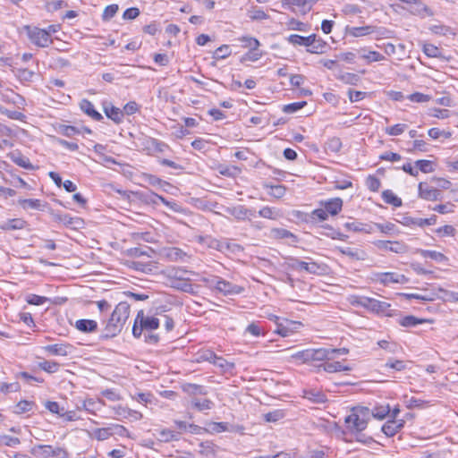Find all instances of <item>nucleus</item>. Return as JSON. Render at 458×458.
Returning a JSON list of instances; mask_svg holds the SVG:
<instances>
[{"label": "nucleus", "mask_w": 458, "mask_h": 458, "mask_svg": "<svg viewBox=\"0 0 458 458\" xmlns=\"http://www.w3.org/2000/svg\"><path fill=\"white\" fill-rule=\"evenodd\" d=\"M140 110V105L135 101H130L123 106L122 110L123 112V115H131L137 113Z\"/></svg>", "instance_id": "64"}, {"label": "nucleus", "mask_w": 458, "mask_h": 458, "mask_svg": "<svg viewBox=\"0 0 458 458\" xmlns=\"http://www.w3.org/2000/svg\"><path fill=\"white\" fill-rule=\"evenodd\" d=\"M336 250L352 260H365L368 257L366 251L359 248L336 247Z\"/></svg>", "instance_id": "16"}, {"label": "nucleus", "mask_w": 458, "mask_h": 458, "mask_svg": "<svg viewBox=\"0 0 458 458\" xmlns=\"http://www.w3.org/2000/svg\"><path fill=\"white\" fill-rule=\"evenodd\" d=\"M72 348L70 344H55L45 346L44 350L52 355L67 356L72 352Z\"/></svg>", "instance_id": "14"}, {"label": "nucleus", "mask_w": 458, "mask_h": 458, "mask_svg": "<svg viewBox=\"0 0 458 458\" xmlns=\"http://www.w3.org/2000/svg\"><path fill=\"white\" fill-rule=\"evenodd\" d=\"M404 420H388L381 428V431L387 437H392L404 427Z\"/></svg>", "instance_id": "13"}, {"label": "nucleus", "mask_w": 458, "mask_h": 458, "mask_svg": "<svg viewBox=\"0 0 458 458\" xmlns=\"http://www.w3.org/2000/svg\"><path fill=\"white\" fill-rule=\"evenodd\" d=\"M358 304L368 310L375 312L377 314H385L386 316H391L388 312L390 304L386 301H381L379 300H376L369 297H361L358 301Z\"/></svg>", "instance_id": "7"}, {"label": "nucleus", "mask_w": 458, "mask_h": 458, "mask_svg": "<svg viewBox=\"0 0 458 458\" xmlns=\"http://www.w3.org/2000/svg\"><path fill=\"white\" fill-rule=\"evenodd\" d=\"M179 432L168 429V428H163L158 432V439L161 442L168 443L172 441H178L179 440Z\"/></svg>", "instance_id": "29"}, {"label": "nucleus", "mask_w": 458, "mask_h": 458, "mask_svg": "<svg viewBox=\"0 0 458 458\" xmlns=\"http://www.w3.org/2000/svg\"><path fill=\"white\" fill-rule=\"evenodd\" d=\"M337 79L346 84L356 85L360 81V76L356 73L344 72L337 76Z\"/></svg>", "instance_id": "44"}, {"label": "nucleus", "mask_w": 458, "mask_h": 458, "mask_svg": "<svg viewBox=\"0 0 458 458\" xmlns=\"http://www.w3.org/2000/svg\"><path fill=\"white\" fill-rule=\"evenodd\" d=\"M314 3V0H282V4L284 8L302 14L310 12Z\"/></svg>", "instance_id": "9"}, {"label": "nucleus", "mask_w": 458, "mask_h": 458, "mask_svg": "<svg viewBox=\"0 0 458 458\" xmlns=\"http://www.w3.org/2000/svg\"><path fill=\"white\" fill-rule=\"evenodd\" d=\"M385 368L393 369L396 371H403L406 369V362L401 360H393L390 359L385 364Z\"/></svg>", "instance_id": "51"}, {"label": "nucleus", "mask_w": 458, "mask_h": 458, "mask_svg": "<svg viewBox=\"0 0 458 458\" xmlns=\"http://www.w3.org/2000/svg\"><path fill=\"white\" fill-rule=\"evenodd\" d=\"M358 53L360 54V56L367 60L368 63L378 62L385 59V56L377 51H369L368 53H365V50L361 49L359 50Z\"/></svg>", "instance_id": "40"}, {"label": "nucleus", "mask_w": 458, "mask_h": 458, "mask_svg": "<svg viewBox=\"0 0 458 458\" xmlns=\"http://www.w3.org/2000/svg\"><path fill=\"white\" fill-rule=\"evenodd\" d=\"M365 183H366L367 188L373 192H377L381 186L380 180L372 174H369L367 177Z\"/></svg>", "instance_id": "50"}, {"label": "nucleus", "mask_w": 458, "mask_h": 458, "mask_svg": "<svg viewBox=\"0 0 458 458\" xmlns=\"http://www.w3.org/2000/svg\"><path fill=\"white\" fill-rule=\"evenodd\" d=\"M38 366L42 370L50 374L55 373L60 368V364L54 360H43L38 362Z\"/></svg>", "instance_id": "42"}, {"label": "nucleus", "mask_w": 458, "mask_h": 458, "mask_svg": "<svg viewBox=\"0 0 458 458\" xmlns=\"http://www.w3.org/2000/svg\"><path fill=\"white\" fill-rule=\"evenodd\" d=\"M415 165L424 174L432 173L434 171L433 162L426 159H420L415 162Z\"/></svg>", "instance_id": "48"}, {"label": "nucleus", "mask_w": 458, "mask_h": 458, "mask_svg": "<svg viewBox=\"0 0 458 458\" xmlns=\"http://www.w3.org/2000/svg\"><path fill=\"white\" fill-rule=\"evenodd\" d=\"M312 40H314V34H311L308 37L300 36L297 34L291 35L288 38V41L296 46H304L309 48V46L311 45Z\"/></svg>", "instance_id": "27"}, {"label": "nucleus", "mask_w": 458, "mask_h": 458, "mask_svg": "<svg viewBox=\"0 0 458 458\" xmlns=\"http://www.w3.org/2000/svg\"><path fill=\"white\" fill-rule=\"evenodd\" d=\"M373 244L380 250L392 251L397 254H403L408 251V246L403 242L377 240Z\"/></svg>", "instance_id": "8"}, {"label": "nucleus", "mask_w": 458, "mask_h": 458, "mask_svg": "<svg viewBox=\"0 0 458 458\" xmlns=\"http://www.w3.org/2000/svg\"><path fill=\"white\" fill-rule=\"evenodd\" d=\"M118 10H119L118 4H113L107 5L105 8L103 14H102L103 20H105V21L110 20L116 14Z\"/></svg>", "instance_id": "61"}, {"label": "nucleus", "mask_w": 458, "mask_h": 458, "mask_svg": "<svg viewBox=\"0 0 458 458\" xmlns=\"http://www.w3.org/2000/svg\"><path fill=\"white\" fill-rule=\"evenodd\" d=\"M307 105L306 101L293 102L291 104L284 105L283 111L287 114H293L300 109L303 108Z\"/></svg>", "instance_id": "55"}, {"label": "nucleus", "mask_w": 458, "mask_h": 458, "mask_svg": "<svg viewBox=\"0 0 458 458\" xmlns=\"http://www.w3.org/2000/svg\"><path fill=\"white\" fill-rule=\"evenodd\" d=\"M159 319L155 317H148L144 315V311L141 310L138 311V314L134 319L132 327V335L135 338H140L143 331H153L159 327Z\"/></svg>", "instance_id": "4"}, {"label": "nucleus", "mask_w": 458, "mask_h": 458, "mask_svg": "<svg viewBox=\"0 0 458 458\" xmlns=\"http://www.w3.org/2000/svg\"><path fill=\"white\" fill-rule=\"evenodd\" d=\"M426 322L425 319L418 318L415 316L409 315L403 318H401L398 321L399 325L403 327H414L420 324Z\"/></svg>", "instance_id": "32"}, {"label": "nucleus", "mask_w": 458, "mask_h": 458, "mask_svg": "<svg viewBox=\"0 0 458 458\" xmlns=\"http://www.w3.org/2000/svg\"><path fill=\"white\" fill-rule=\"evenodd\" d=\"M76 328L82 333H92L97 331L98 323L92 319H79L75 323Z\"/></svg>", "instance_id": "21"}, {"label": "nucleus", "mask_w": 458, "mask_h": 458, "mask_svg": "<svg viewBox=\"0 0 458 458\" xmlns=\"http://www.w3.org/2000/svg\"><path fill=\"white\" fill-rule=\"evenodd\" d=\"M0 444L10 447H16L21 444V441L18 437L3 435L0 436Z\"/></svg>", "instance_id": "57"}, {"label": "nucleus", "mask_w": 458, "mask_h": 458, "mask_svg": "<svg viewBox=\"0 0 458 458\" xmlns=\"http://www.w3.org/2000/svg\"><path fill=\"white\" fill-rule=\"evenodd\" d=\"M214 403L209 399H193L191 401V406L199 411L206 410H211L214 407Z\"/></svg>", "instance_id": "37"}, {"label": "nucleus", "mask_w": 458, "mask_h": 458, "mask_svg": "<svg viewBox=\"0 0 458 458\" xmlns=\"http://www.w3.org/2000/svg\"><path fill=\"white\" fill-rule=\"evenodd\" d=\"M19 204L24 208L39 209L41 203L39 199H20Z\"/></svg>", "instance_id": "56"}, {"label": "nucleus", "mask_w": 458, "mask_h": 458, "mask_svg": "<svg viewBox=\"0 0 458 458\" xmlns=\"http://www.w3.org/2000/svg\"><path fill=\"white\" fill-rule=\"evenodd\" d=\"M318 369H323L326 372L328 373H335V372H340V371H350L352 370V367L348 365H343L340 361H324L318 366Z\"/></svg>", "instance_id": "17"}, {"label": "nucleus", "mask_w": 458, "mask_h": 458, "mask_svg": "<svg viewBox=\"0 0 458 458\" xmlns=\"http://www.w3.org/2000/svg\"><path fill=\"white\" fill-rule=\"evenodd\" d=\"M296 360L302 362L325 361L329 360V352L327 348L307 349L298 352L293 355Z\"/></svg>", "instance_id": "6"}, {"label": "nucleus", "mask_w": 458, "mask_h": 458, "mask_svg": "<svg viewBox=\"0 0 458 458\" xmlns=\"http://www.w3.org/2000/svg\"><path fill=\"white\" fill-rule=\"evenodd\" d=\"M417 252L420 253L425 259L428 258V259H431L437 262H444V261L447 260L446 256H445L443 253L438 252L437 250L420 249V250H417Z\"/></svg>", "instance_id": "28"}, {"label": "nucleus", "mask_w": 458, "mask_h": 458, "mask_svg": "<svg viewBox=\"0 0 458 458\" xmlns=\"http://www.w3.org/2000/svg\"><path fill=\"white\" fill-rule=\"evenodd\" d=\"M130 315V304L119 302L106 323L101 338L109 339L119 335Z\"/></svg>", "instance_id": "1"}, {"label": "nucleus", "mask_w": 458, "mask_h": 458, "mask_svg": "<svg viewBox=\"0 0 458 458\" xmlns=\"http://www.w3.org/2000/svg\"><path fill=\"white\" fill-rule=\"evenodd\" d=\"M264 188L269 189L268 194L276 199H281L286 192V187L282 184L271 185L264 184Z\"/></svg>", "instance_id": "34"}, {"label": "nucleus", "mask_w": 458, "mask_h": 458, "mask_svg": "<svg viewBox=\"0 0 458 458\" xmlns=\"http://www.w3.org/2000/svg\"><path fill=\"white\" fill-rule=\"evenodd\" d=\"M326 147H327V150H329L331 152H334V153H337L342 148V141H341V140L339 138L333 137V138H330L327 141Z\"/></svg>", "instance_id": "52"}, {"label": "nucleus", "mask_w": 458, "mask_h": 458, "mask_svg": "<svg viewBox=\"0 0 458 458\" xmlns=\"http://www.w3.org/2000/svg\"><path fill=\"white\" fill-rule=\"evenodd\" d=\"M259 216L264 218L276 220L279 216V212L270 207H263L259 211Z\"/></svg>", "instance_id": "46"}, {"label": "nucleus", "mask_w": 458, "mask_h": 458, "mask_svg": "<svg viewBox=\"0 0 458 458\" xmlns=\"http://www.w3.org/2000/svg\"><path fill=\"white\" fill-rule=\"evenodd\" d=\"M148 148H153L157 152H165L168 149V145L163 141H160L155 138H149L148 140Z\"/></svg>", "instance_id": "49"}, {"label": "nucleus", "mask_w": 458, "mask_h": 458, "mask_svg": "<svg viewBox=\"0 0 458 458\" xmlns=\"http://www.w3.org/2000/svg\"><path fill=\"white\" fill-rule=\"evenodd\" d=\"M26 301L29 304L39 306L46 303L48 298L37 294H30L27 296Z\"/></svg>", "instance_id": "62"}, {"label": "nucleus", "mask_w": 458, "mask_h": 458, "mask_svg": "<svg viewBox=\"0 0 458 458\" xmlns=\"http://www.w3.org/2000/svg\"><path fill=\"white\" fill-rule=\"evenodd\" d=\"M369 409L367 407H355L350 415L345 417V424L352 433H360L367 428L369 420Z\"/></svg>", "instance_id": "2"}, {"label": "nucleus", "mask_w": 458, "mask_h": 458, "mask_svg": "<svg viewBox=\"0 0 458 458\" xmlns=\"http://www.w3.org/2000/svg\"><path fill=\"white\" fill-rule=\"evenodd\" d=\"M219 173L225 176L234 177L241 173V169L235 165L222 167Z\"/></svg>", "instance_id": "63"}, {"label": "nucleus", "mask_w": 458, "mask_h": 458, "mask_svg": "<svg viewBox=\"0 0 458 458\" xmlns=\"http://www.w3.org/2000/svg\"><path fill=\"white\" fill-rule=\"evenodd\" d=\"M13 72L17 79L21 82L31 81L33 77L35 76V72L33 71L26 68H20Z\"/></svg>", "instance_id": "38"}, {"label": "nucleus", "mask_w": 458, "mask_h": 458, "mask_svg": "<svg viewBox=\"0 0 458 458\" xmlns=\"http://www.w3.org/2000/svg\"><path fill=\"white\" fill-rule=\"evenodd\" d=\"M33 406H34V403L33 402H30V401H27V400L20 401L16 404V411H15V412L18 413V414H21V413L30 411L32 410Z\"/></svg>", "instance_id": "59"}, {"label": "nucleus", "mask_w": 458, "mask_h": 458, "mask_svg": "<svg viewBox=\"0 0 458 458\" xmlns=\"http://www.w3.org/2000/svg\"><path fill=\"white\" fill-rule=\"evenodd\" d=\"M271 233L276 239H296V236L293 233L284 228H274Z\"/></svg>", "instance_id": "54"}, {"label": "nucleus", "mask_w": 458, "mask_h": 458, "mask_svg": "<svg viewBox=\"0 0 458 458\" xmlns=\"http://www.w3.org/2000/svg\"><path fill=\"white\" fill-rule=\"evenodd\" d=\"M343 199L341 198H333L326 201H322L321 205L324 206L325 209L331 216L337 215L343 208Z\"/></svg>", "instance_id": "18"}, {"label": "nucleus", "mask_w": 458, "mask_h": 458, "mask_svg": "<svg viewBox=\"0 0 458 458\" xmlns=\"http://www.w3.org/2000/svg\"><path fill=\"white\" fill-rule=\"evenodd\" d=\"M225 211L237 220H244L248 217V208L242 205L225 208Z\"/></svg>", "instance_id": "22"}, {"label": "nucleus", "mask_w": 458, "mask_h": 458, "mask_svg": "<svg viewBox=\"0 0 458 458\" xmlns=\"http://www.w3.org/2000/svg\"><path fill=\"white\" fill-rule=\"evenodd\" d=\"M326 48V42L321 38H318L316 34H314V40H312L311 45L309 46V48L307 50L314 54H322L325 52Z\"/></svg>", "instance_id": "30"}, {"label": "nucleus", "mask_w": 458, "mask_h": 458, "mask_svg": "<svg viewBox=\"0 0 458 458\" xmlns=\"http://www.w3.org/2000/svg\"><path fill=\"white\" fill-rule=\"evenodd\" d=\"M165 257L170 261H184L188 255L180 248L172 247L165 250Z\"/></svg>", "instance_id": "25"}, {"label": "nucleus", "mask_w": 458, "mask_h": 458, "mask_svg": "<svg viewBox=\"0 0 458 458\" xmlns=\"http://www.w3.org/2000/svg\"><path fill=\"white\" fill-rule=\"evenodd\" d=\"M182 390L188 394L189 395H206L208 394V390L204 386L192 384V383H185L182 386Z\"/></svg>", "instance_id": "24"}, {"label": "nucleus", "mask_w": 458, "mask_h": 458, "mask_svg": "<svg viewBox=\"0 0 458 458\" xmlns=\"http://www.w3.org/2000/svg\"><path fill=\"white\" fill-rule=\"evenodd\" d=\"M216 290L226 296L242 293L243 291V287L237 284H233L231 282L220 277L219 282L216 284Z\"/></svg>", "instance_id": "12"}, {"label": "nucleus", "mask_w": 458, "mask_h": 458, "mask_svg": "<svg viewBox=\"0 0 458 458\" xmlns=\"http://www.w3.org/2000/svg\"><path fill=\"white\" fill-rule=\"evenodd\" d=\"M238 41L241 42V47L243 48L255 49L259 48L260 46V42L253 37L250 36H243L237 38Z\"/></svg>", "instance_id": "35"}, {"label": "nucleus", "mask_w": 458, "mask_h": 458, "mask_svg": "<svg viewBox=\"0 0 458 458\" xmlns=\"http://www.w3.org/2000/svg\"><path fill=\"white\" fill-rule=\"evenodd\" d=\"M81 109L89 117H91L95 121L103 120V115L98 112L94 105L88 99H82L80 103Z\"/></svg>", "instance_id": "19"}, {"label": "nucleus", "mask_w": 458, "mask_h": 458, "mask_svg": "<svg viewBox=\"0 0 458 458\" xmlns=\"http://www.w3.org/2000/svg\"><path fill=\"white\" fill-rule=\"evenodd\" d=\"M309 261H302L296 258H290L287 267L296 271H306L309 274L316 276H324L328 273V266L325 263H318L308 259Z\"/></svg>", "instance_id": "3"}, {"label": "nucleus", "mask_w": 458, "mask_h": 458, "mask_svg": "<svg viewBox=\"0 0 458 458\" xmlns=\"http://www.w3.org/2000/svg\"><path fill=\"white\" fill-rule=\"evenodd\" d=\"M407 129V124L405 123H397L393 126H389L386 128V133L390 136H398L401 135Z\"/></svg>", "instance_id": "53"}, {"label": "nucleus", "mask_w": 458, "mask_h": 458, "mask_svg": "<svg viewBox=\"0 0 458 458\" xmlns=\"http://www.w3.org/2000/svg\"><path fill=\"white\" fill-rule=\"evenodd\" d=\"M0 113L13 120L23 121L26 118V115L23 113L15 110H9L3 106H0Z\"/></svg>", "instance_id": "45"}, {"label": "nucleus", "mask_w": 458, "mask_h": 458, "mask_svg": "<svg viewBox=\"0 0 458 458\" xmlns=\"http://www.w3.org/2000/svg\"><path fill=\"white\" fill-rule=\"evenodd\" d=\"M61 224L66 227L76 229L81 227V225L83 224V220L80 217L72 216L69 214H64L63 216V221Z\"/></svg>", "instance_id": "36"}, {"label": "nucleus", "mask_w": 458, "mask_h": 458, "mask_svg": "<svg viewBox=\"0 0 458 458\" xmlns=\"http://www.w3.org/2000/svg\"><path fill=\"white\" fill-rule=\"evenodd\" d=\"M374 279L384 285H387L390 283L406 284L409 282V279L404 275L394 272L376 273L374 274Z\"/></svg>", "instance_id": "10"}, {"label": "nucleus", "mask_w": 458, "mask_h": 458, "mask_svg": "<svg viewBox=\"0 0 458 458\" xmlns=\"http://www.w3.org/2000/svg\"><path fill=\"white\" fill-rule=\"evenodd\" d=\"M60 30H27L28 38L31 43L39 47H47L53 43L54 38L58 39L59 37L55 35ZM64 35L65 33L61 30Z\"/></svg>", "instance_id": "5"}, {"label": "nucleus", "mask_w": 458, "mask_h": 458, "mask_svg": "<svg viewBox=\"0 0 458 458\" xmlns=\"http://www.w3.org/2000/svg\"><path fill=\"white\" fill-rule=\"evenodd\" d=\"M382 199L386 203L393 205L394 207L396 208L401 207L403 204L401 198L394 195L391 190L384 191L382 192Z\"/></svg>", "instance_id": "33"}, {"label": "nucleus", "mask_w": 458, "mask_h": 458, "mask_svg": "<svg viewBox=\"0 0 458 458\" xmlns=\"http://www.w3.org/2000/svg\"><path fill=\"white\" fill-rule=\"evenodd\" d=\"M231 54L230 47L228 45H222L214 51L212 57L216 60H222L230 56Z\"/></svg>", "instance_id": "43"}, {"label": "nucleus", "mask_w": 458, "mask_h": 458, "mask_svg": "<svg viewBox=\"0 0 458 458\" xmlns=\"http://www.w3.org/2000/svg\"><path fill=\"white\" fill-rule=\"evenodd\" d=\"M38 447L41 449H48L49 451H51L52 456H56L58 458H67L68 457L67 452L63 448L57 447V448L54 449L51 445H39Z\"/></svg>", "instance_id": "60"}, {"label": "nucleus", "mask_w": 458, "mask_h": 458, "mask_svg": "<svg viewBox=\"0 0 458 458\" xmlns=\"http://www.w3.org/2000/svg\"><path fill=\"white\" fill-rule=\"evenodd\" d=\"M199 453L206 458H210L215 455L214 452V444L210 441H204L200 442L199 445Z\"/></svg>", "instance_id": "41"}, {"label": "nucleus", "mask_w": 458, "mask_h": 458, "mask_svg": "<svg viewBox=\"0 0 458 458\" xmlns=\"http://www.w3.org/2000/svg\"><path fill=\"white\" fill-rule=\"evenodd\" d=\"M264 53L259 48L250 49L244 55H242L240 58V63L244 64L248 61L256 62L259 60L263 56Z\"/></svg>", "instance_id": "31"}, {"label": "nucleus", "mask_w": 458, "mask_h": 458, "mask_svg": "<svg viewBox=\"0 0 458 458\" xmlns=\"http://www.w3.org/2000/svg\"><path fill=\"white\" fill-rule=\"evenodd\" d=\"M418 195L420 199L428 201H436L442 199L441 191L421 182L418 185Z\"/></svg>", "instance_id": "11"}, {"label": "nucleus", "mask_w": 458, "mask_h": 458, "mask_svg": "<svg viewBox=\"0 0 458 458\" xmlns=\"http://www.w3.org/2000/svg\"><path fill=\"white\" fill-rule=\"evenodd\" d=\"M28 226L27 221L22 218L7 219L0 223V230L8 232L15 230H22Z\"/></svg>", "instance_id": "15"}, {"label": "nucleus", "mask_w": 458, "mask_h": 458, "mask_svg": "<svg viewBox=\"0 0 458 458\" xmlns=\"http://www.w3.org/2000/svg\"><path fill=\"white\" fill-rule=\"evenodd\" d=\"M391 411L389 404L375 406L371 411L373 418L377 420H384Z\"/></svg>", "instance_id": "39"}, {"label": "nucleus", "mask_w": 458, "mask_h": 458, "mask_svg": "<svg viewBox=\"0 0 458 458\" xmlns=\"http://www.w3.org/2000/svg\"><path fill=\"white\" fill-rule=\"evenodd\" d=\"M104 112L107 118L114 121L115 123L119 124L123 122V112L114 106H104Z\"/></svg>", "instance_id": "20"}, {"label": "nucleus", "mask_w": 458, "mask_h": 458, "mask_svg": "<svg viewBox=\"0 0 458 458\" xmlns=\"http://www.w3.org/2000/svg\"><path fill=\"white\" fill-rule=\"evenodd\" d=\"M285 412L284 410H275L264 415L265 420L267 422H276L284 418Z\"/></svg>", "instance_id": "47"}, {"label": "nucleus", "mask_w": 458, "mask_h": 458, "mask_svg": "<svg viewBox=\"0 0 458 458\" xmlns=\"http://www.w3.org/2000/svg\"><path fill=\"white\" fill-rule=\"evenodd\" d=\"M303 397L315 403H324L327 402L326 394L323 392L316 389L304 390Z\"/></svg>", "instance_id": "23"}, {"label": "nucleus", "mask_w": 458, "mask_h": 458, "mask_svg": "<svg viewBox=\"0 0 458 458\" xmlns=\"http://www.w3.org/2000/svg\"><path fill=\"white\" fill-rule=\"evenodd\" d=\"M154 253L155 250L150 247H145V249L140 247H134L126 250V255L131 258H140L141 256L151 258Z\"/></svg>", "instance_id": "26"}, {"label": "nucleus", "mask_w": 458, "mask_h": 458, "mask_svg": "<svg viewBox=\"0 0 458 458\" xmlns=\"http://www.w3.org/2000/svg\"><path fill=\"white\" fill-rule=\"evenodd\" d=\"M423 53L428 57H439L441 55L439 48L433 44H424Z\"/></svg>", "instance_id": "58"}]
</instances>
